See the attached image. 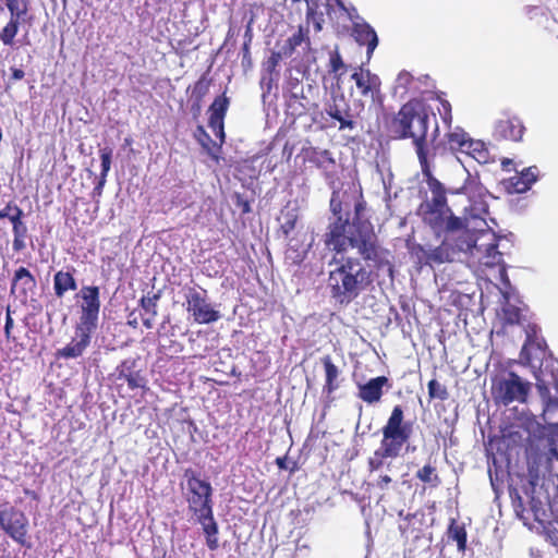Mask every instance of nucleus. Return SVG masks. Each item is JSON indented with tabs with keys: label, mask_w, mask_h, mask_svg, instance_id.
<instances>
[{
	"label": "nucleus",
	"mask_w": 558,
	"mask_h": 558,
	"mask_svg": "<svg viewBox=\"0 0 558 558\" xmlns=\"http://www.w3.org/2000/svg\"><path fill=\"white\" fill-rule=\"evenodd\" d=\"M409 253L415 259V263L420 266H430V250H426L424 245L420 243L412 244L409 246Z\"/></svg>",
	"instance_id": "36"
},
{
	"label": "nucleus",
	"mask_w": 558,
	"mask_h": 558,
	"mask_svg": "<svg viewBox=\"0 0 558 558\" xmlns=\"http://www.w3.org/2000/svg\"><path fill=\"white\" fill-rule=\"evenodd\" d=\"M445 236L451 238L450 244L454 254L460 252H471L472 248L480 251V247L476 245L474 234L468 229L463 219H461V226L458 229L446 232Z\"/></svg>",
	"instance_id": "20"
},
{
	"label": "nucleus",
	"mask_w": 558,
	"mask_h": 558,
	"mask_svg": "<svg viewBox=\"0 0 558 558\" xmlns=\"http://www.w3.org/2000/svg\"><path fill=\"white\" fill-rule=\"evenodd\" d=\"M468 137L469 133L461 128H456L453 131L446 133L445 141L448 149L451 153L457 154L461 150Z\"/></svg>",
	"instance_id": "33"
},
{
	"label": "nucleus",
	"mask_w": 558,
	"mask_h": 558,
	"mask_svg": "<svg viewBox=\"0 0 558 558\" xmlns=\"http://www.w3.org/2000/svg\"><path fill=\"white\" fill-rule=\"evenodd\" d=\"M526 128L521 118L504 113L494 125L493 136L497 141L521 142Z\"/></svg>",
	"instance_id": "14"
},
{
	"label": "nucleus",
	"mask_w": 558,
	"mask_h": 558,
	"mask_svg": "<svg viewBox=\"0 0 558 558\" xmlns=\"http://www.w3.org/2000/svg\"><path fill=\"white\" fill-rule=\"evenodd\" d=\"M194 137L207 154L217 158L213 154V146H215V142L211 140L210 135L207 133V131L205 130V128L203 125L196 126V129L194 131Z\"/></svg>",
	"instance_id": "41"
},
{
	"label": "nucleus",
	"mask_w": 558,
	"mask_h": 558,
	"mask_svg": "<svg viewBox=\"0 0 558 558\" xmlns=\"http://www.w3.org/2000/svg\"><path fill=\"white\" fill-rule=\"evenodd\" d=\"M105 183H106V178H101L100 177L99 180H98V183L93 189V192H92L93 197H100L101 196Z\"/></svg>",
	"instance_id": "59"
},
{
	"label": "nucleus",
	"mask_w": 558,
	"mask_h": 558,
	"mask_svg": "<svg viewBox=\"0 0 558 558\" xmlns=\"http://www.w3.org/2000/svg\"><path fill=\"white\" fill-rule=\"evenodd\" d=\"M298 222V214L294 209L282 213V222L280 225V231L284 238L288 239L290 233L294 230Z\"/></svg>",
	"instance_id": "43"
},
{
	"label": "nucleus",
	"mask_w": 558,
	"mask_h": 558,
	"mask_svg": "<svg viewBox=\"0 0 558 558\" xmlns=\"http://www.w3.org/2000/svg\"><path fill=\"white\" fill-rule=\"evenodd\" d=\"M13 206H14L13 202L7 203V205L0 210V220L10 217V215L13 210Z\"/></svg>",
	"instance_id": "61"
},
{
	"label": "nucleus",
	"mask_w": 558,
	"mask_h": 558,
	"mask_svg": "<svg viewBox=\"0 0 558 558\" xmlns=\"http://www.w3.org/2000/svg\"><path fill=\"white\" fill-rule=\"evenodd\" d=\"M392 483H393V480L390 475L380 474L374 485L376 488H378L380 490H387V489H389V487L391 486Z\"/></svg>",
	"instance_id": "55"
},
{
	"label": "nucleus",
	"mask_w": 558,
	"mask_h": 558,
	"mask_svg": "<svg viewBox=\"0 0 558 558\" xmlns=\"http://www.w3.org/2000/svg\"><path fill=\"white\" fill-rule=\"evenodd\" d=\"M428 397L430 400H446L448 398V390L446 386L437 381L436 379H432L427 384Z\"/></svg>",
	"instance_id": "45"
},
{
	"label": "nucleus",
	"mask_w": 558,
	"mask_h": 558,
	"mask_svg": "<svg viewBox=\"0 0 558 558\" xmlns=\"http://www.w3.org/2000/svg\"><path fill=\"white\" fill-rule=\"evenodd\" d=\"M532 492L530 507L534 520L541 524H549L558 519V502L554 504L548 494L542 488L536 489V483L531 481Z\"/></svg>",
	"instance_id": "13"
},
{
	"label": "nucleus",
	"mask_w": 558,
	"mask_h": 558,
	"mask_svg": "<svg viewBox=\"0 0 558 558\" xmlns=\"http://www.w3.org/2000/svg\"><path fill=\"white\" fill-rule=\"evenodd\" d=\"M233 198L235 206L240 208L243 215L251 213V204L242 194L235 193Z\"/></svg>",
	"instance_id": "54"
},
{
	"label": "nucleus",
	"mask_w": 558,
	"mask_h": 558,
	"mask_svg": "<svg viewBox=\"0 0 558 558\" xmlns=\"http://www.w3.org/2000/svg\"><path fill=\"white\" fill-rule=\"evenodd\" d=\"M447 534L449 539L457 543L459 551L463 553L466 549L468 534L463 524H459L457 520L452 519L448 526Z\"/></svg>",
	"instance_id": "31"
},
{
	"label": "nucleus",
	"mask_w": 558,
	"mask_h": 558,
	"mask_svg": "<svg viewBox=\"0 0 558 558\" xmlns=\"http://www.w3.org/2000/svg\"><path fill=\"white\" fill-rule=\"evenodd\" d=\"M323 365L326 374V381L324 386V391L327 393L333 392L338 389L339 384L337 383V378L339 376L338 367L333 364L331 357L329 355L323 357Z\"/></svg>",
	"instance_id": "30"
},
{
	"label": "nucleus",
	"mask_w": 558,
	"mask_h": 558,
	"mask_svg": "<svg viewBox=\"0 0 558 558\" xmlns=\"http://www.w3.org/2000/svg\"><path fill=\"white\" fill-rule=\"evenodd\" d=\"M550 377L551 379L546 378V373L542 367H539L538 372L535 373L536 389L541 398L545 401V403L556 399L550 397L549 386L551 384L558 385V372H551Z\"/></svg>",
	"instance_id": "28"
},
{
	"label": "nucleus",
	"mask_w": 558,
	"mask_h": 558,
	"mask_svg": "<svg viewBox=\"0 0 558 558\" xmlns=\"http://www.w3.org/2000/svg\"><path fill=\"white\" fill-rule=\"evenodd\" d=\"M412 82V74L407 71H402L397 77V88H402L404 92H407L410 88Z\"/></svg>",
	"instance_id": "51"
},
{
	"label": "nucleus",
	"mask_w": 558,
	"mask_h": 558,
	"mask_svg": "<svg viewBox=\"0 0 558 558\" xmlns=\"http://www.w3.org/2000/svg\"><path fill=\"white\" fill-rule=\"evenodd\" d=\"M250 41H251V36H248V39L244 43L243 48H242V51H243L242 62L244 63L246 61L247 64L251 63Z\"/></svg>",
	"instance_id": "60"
},
{
	"label": "nucleus",
	"mask_w": 558,
	"mask_h": 558,
	"mask_svg": "<svg viewBox=\"0 0 558 558\" xmlns=\"http://www.w3.org/2000/svg\"><path fill=\"white\" fill-rule=\"evenodd\" d=\"M531 389V384L524 381L514 373L509 372L508 377L498 381L494 388L496 399L508 405L514 401L525 402Z\"/></svg>",
	"instance_id": "10"
},
{
	"label": "nucleus",
	"mask_w": 558,
	"mask_h": 558,
	"mask_svg": "<svg viewBox=\"0 0 558 558\" xmlns=\"http://www.w3.org/2000/svg\"><path fill=\"white\" fill-rule=\"evenodd\" d=\"M413 433L412 423L405 421L402 405L397 404L381 427L383 438L374 454L367 459V470L374 473L385 465L386 459H396L402 454Z\"/></svg>",
	"instance_id": "4"
},
{
	"label": "nucleus",
	"mask_w": 558,
	"mask_h": 558,
	"mask_svg": "<svg viewBox=\"0 0 558 558\" xmlns=\"http://www.w3.org/2000/svg\"><path fill=\"white\" fill-rule=\"evenodd\" d=\"M286 58L280 51H271L270 56L264 60L262 64L263 75L260 78L262 86H266L267 90L270 92L272 85L278 82L280 72L277 69L282 59Z\"/></svg>",
	"instance_id": "21"
},
{
	"label": "nucleus",
	"mask_w": 558,
	"mask_h": 558,
	"mask_svg": "<svg viewBox=\"0 0 558 558\" xmlns=\"http://www.w3.org/2000/svg\"><path fill=\"white\" fill-rule=\"evenodd\" d=\"M436 99L439 101L440 107H438V113L444 122V124L448 128L452 124V108L450 102L442 98L440 95H436Z\"/></svg>",
	"instance_id": "46"
},
{
	"label": "nucleus",
	"mask_w": 558,
	"mask_h": 558,
	"mask_svg": "<svg viewBox=\"0 0 558 558\" xmlns=\"http://www.w3.org/2000/svg\"><path fill=\"white\" fill-rule=\"evenodd\" d=\"M305 39L306 33L304 32L303 27L300 26L298 32H295L292 36L287 38V40L278 51H280L281 54H283L286 58H289L294 53L296 47L301 46Z\"/></svg>",
	"instance_id": "34"
},
{
	"label": "nucleus",
	"mask_w": 558,
	"mask_h": 558,
	"mask_svg": "<svg viewBox=\"0 0 558 558\" xmlns=\"http://www.w3.org/2000/svg\"><path fill=\"white\" fill-rule=\"evenodd\" d=\"M504 263L502 254L498 251L496 241L489 243L486 247V254L483 257V264L487 267L499 266Z\"/></svg>",
	"instance_id": "37"
},
{
	"label": "nucleus",
	"mask_w": 558,
	"mask_h": 558,
	"mask_svg": "<svg viewBox=\"0 0 558 558\" xmlns=\"http://www.w3.org/2000/svg\"><path fill=\"white\" fill-rule=\"evenodd\" d=\"M4 3L10 13V19L0 31V41L4 46L12 47L20 26L29 23L32 20L29 15L31 2L29 0H4Z\"/></svg>",
	"instance_id": "7"
},
{
	"label": "nucleus",
	"mask_w": 558,
	"mask_h": 558,
	"mask_svg": "<svg viewBox=\"0 0 558 558\" xmlns=\"http://www.w3.org/2000/svg\"><path fill=\"white\" fill-rule=\"evenodd\" d=\"M186 311L192 315L195 323L207 325L220 318L219 311L215 310L207 301V291L190 287L185 293Z\"/></svg>",
	"instance_id": "9"
},
{
	"label": "nucleus",
	"mask_w": 558,
	"mask_h": 558,
	"mask_svg": "<svg viewBox=\"0 0 558 558\" xmlns=\"http://www.w3.org/2000/svg\"><path fill=\"white\" fill-rule=\"evenodd\" d=\"M208 126L214 131L217 137H220L221 142L225 141V121H221L220 124H208Z\"/></svg>",
	"instance_id": "58"
},
{
	"label": "nucleus",
	"mask_w": 558,
	"mask_h": 558,
	"mask_svg": "<svg viewBox=\"0 0 558 558\" xmlns=\"http://www.w3.org/2000/svg\"><path fill=\"white\" fill-rule=\"evenodd\" d=\"M470 157L482 165L489 161V150L483 141L473 138Z\"/></svg>",
	"instance_id": "39"
},
{
	"label": "nucleus",
	"mask_w": 558,
	"mask_h": 558,
	"mask_svg": "<svg viewBox=\"0 0 558 558\" xmlns=\"http://www.w3.org/2000/svg\"><path fill=\"white\" fill-rule=\"evenodd\" d=\"M423 177L425 182L432 193V197L425 204V207H434V208H447V191L444 184L433 175L429 159L423 158L418 160Z\"/></svg>",
	"instance_id": "16"
},
{
	"label": "nucleus",
	"mask_w": 558,
	"mask_h": 558,
	"mask_svg": "<svg viewBox=\"0 0 558 558\" xmlns=\"http://www.w3.org/2000/svg\"><path fill=\"white\" fill-rule=\"evenodd\" d=\"M473 210L486 213L487 211V204L484 202L475 203L474 207H472Z\"/></svg>",
	"instance_id": "64"
},
{
	"label": "nucleus",
	"mask_w": 558,
	"mask_h": 558,
	"mask_svg": "<svg viewBox=\"0 0 558 558\" xmlns=\"http://www.w3.org/2000/svg\"><path fill=\"white\" fill-rule=\"evenodd\" d=\"M36 288L37 280L26 267L21 266L14 271L10 293L21 303L26 304L35 294Z\"/></svg>",
	"instance_id": "15"
},
{
	"label": "nucleus",
	"mask_w": 558,
	"mask_h": 558,
	"mask_svg": "<svg viewBox=\"0 0 558 558\" xmlns=\"http://www.w3.org/2000/svg\"><path fill=\"white\" fill-rule=\"evenodd\" d=\"M111 158L112 150L109 147L100 149V160H101V178H107V174L111 167Z\"/></svg>",
	"instance_id": "49"
},
{
	"label": "nucleus",
	"mask_w": 558,
	"mask_h": 558,
	"mask_svg": "<svg viewBox=\"0 0 558 558\" xmlns=\"http://www.w3.org/2000/svg\"><path fill=\"white\" fill-rule=\"evenodd\" d=\"M546 440L549 453L558 459V428L546 430Z\"/></svg>",
	"instance_id": "48"
},
{
	"label": "nucleus",
	"mask_w": 558,
	"mask_h": 558,
	"mask_svg": "<svg viewBox=\"0 0 558 558\" xmlns=\"http://www.w3.org/2000/svg\"><path fill=\"white\" fill-rule=\"evenodd\" d=\"M351 80L355 83L359 95L368 100L371 106L383 107L385 96L381 92V80L377 74L359 66L351 74Z\"/></svg>",
	"instance_id": "8"
},
{
	"label": "nucleus",
	"mask_w": 558,
	"mask_h": 558,
	"mask_svg": "<svg viewBox=\"0 0 558 558\" xmlns=\"http://www.w3.org/2000/svg\"><path fill=\"white\" fill-rule=\"evenodd\" d=\"M14 326V320L11 316V308L10 306L7 307V315H5V324H4V336L7 340H11V331Z\"/></svg>",
	"instance_id": "56"
},
{
	"label": "nucleus",
	"mask_w": 558,
	"mask_h": 558,
	"mask_svg": "<svg viewBox=\"0 0 558 558\" xmlns=\"http://www.w3.org/2000/svg\"><path fill=\"white\" fill-rule=\"evenodd\" d=\"M450 241V236H444L442 242L437 247L430 250L432 267L453 260L454 253Z\"/></svg>",
	"instance_id": "29"
},
{
	"label": "nucleus",
	"mask_w": 558,
	"mask_h": 558,
	"mask_svg": "<svg viewBox=\"0 0 558 558\" xmlns=\"http://www.w3.org/2000/svg\"><path fill=\"white\" fill-rule=\"evenodd\" d=\"M136 366L137 360L129 357L123 360L116 368L118 379L125 380L131 390L146 386V378Z\"/></svg>",
	"instance_id": "19"
},
{
	"label": "nucleus",
	"mask_w": 558,
	"mask_h": 558,
	"mask_svg": "<svg viewBox=\"0 0 558 558\" xmlns=\"http://www.w3.org/2000/svg\"><path fill=\"white\" fill-rule=\"evenodd\" d=\"M95 328L82 326L77 324L75 327V338L62 349L56 352L57 359H76L83 355L84 351L88 348L92 340V335Z\"/></svg>",
	"instance_id": "17"
},
{
	"label": "nucleus",
	"mask_w": 558,
	"mask_h": 558,
	"mask_svg": "<svg viewBox=\"0 0 558 558\" xmlns=\"http://www.w3.org/2000/svg\"><path fill=\"white\" fill-rule=\"evenodd\" d=\"M539 170L536 166L524 168L515 175L502 180V186L509 194L525 193L537 181Z\"/></svg>",
	"instance_id": "18"
},
{
	"label": "nucleus",
	"mask_w": 558,
	"mask_h": 558,
	"mask_svg": "<svg viewBox=\"0 0 558 558\" xmlns=\"http://www.w3.org/2000/svg\"><path fill=\"white\" fill-rule=\"evenodd\" d=\"M428 124L429 113L427 108L421 100L413 98L403 104L392 117L389 130L395 138H412L420 160L429 156L427 148Z\"/></svg>",
	"instance_id": "3"
},
{
	"label": "nucleus",
	"mask_w": 558,
	"mask_h": 558,
	"mask_svg": "<svg viewBox=\"0 0 558 558\" xmlns=\"http://www.w3.org/2000/svg\"><path fill=\"white\" fill-rule=\"evenodd\" d=\"M423 213V221L428 225L436 235H440L450 230L458 229L461 226V218L452 214L450 207L447 208H434L425 207L421 205Z\"/></svg>",
	"instance_id": "12"
},
{
	"label": "nucleus",
	"mask_w": 558,
	"mask_h": 558,
	"mask_svg": "<svg viewBox=\"0 0 558 558\" xmlns=\"http://www.w3.org/2000/svg\"><path fill=\"white\" fill-rule=\"evenodd\" d=\"M75 268L71 267L70 270H59L53 276V291L54 295L59 299L63 298L66 292L75 291L77 282L74 278Z\"/></svg>",
	"instance_id": "24"
},
{
	"label": "nucleus",
	"mask_w": 558,
	"mask_h": 558,
	"mask_svg": "<svg viewBox=\"0 0 558 558\" xmlns=\"http://www.w3.org/2000/svg\"><path fill=\"white\" fill-rule=\"evenodd\" d=\"M542 421L545 430L558 428V399L546 402L542 413Z\"/></svg>",
	"instance_id": "32"
},
{
	"label": "nucleus",
	"mask_w": 558,
	"mask_h": 558,
	"mask_svg": "<svg viewBox=\"0 0 558 558\" xmlns=\"http://www.w3.org/2000/svg\"><path fill=\"white\" fill-rule=\"evenodd\" d=\"M183 478L181 488L187 509L202 525L208 549L215 551L219 548V526L214 517L211 484L191 468L184 470Z\"/></svg>",
	"instance_id": "2"
},
{
	"label": "nucleus",
	"mask_w": 558,
	"mask_h": 558,
	"mask_svg": "<svg viewBox=\"0 0 558 558\" xmlns=\"http://www.w3.org/2000/svg\"><path fill=\"white\" fill-rule=\"evenodd\" d=\"M472 143H473V138L469 135V137L465 140V143L462 146L461 150H459L458 153L466 154L468 156H470Z\"/></svg>",
	"instance_id": "62"
},
{
	"label": "nucleus",
	"mask_w": 558,
	"mask_h": 558,
	"mask_svg": "<svg viewBox=\"0 0 558 558\" xmlns=\"http://www.w3.org/2000/svg\"><path fill=\"white\" fill-rule=\"evenodd\" d=\"M276 464L277 466L280 469V470H287L288 469V465H287V457L283 456V457H278L276 458ZM298 466H296V462H293L292 466L289 468L290 470V473H294L296 471Z\"/></svg>",
	"instance_id": "57"
},
{
	"label": "nucleus",
	"mask_w": 558,
	"mask_h": 558,
	"mask_svg": "<svg viewBox=\"0 0 558 558\" xmlns=\"http://www.w3.org/2000/svg\"><path fill=\"white\" fill-rule=\"evenodd\" d=\"M521 308L506 302L502 306V319L507 325H519L521 323Z\"/></svg>",
	"instance_id": "40"
},
{
	"label": "nucleus",
	"mask_w": 558,
	"mask_h": 558,
	"mask_svg": "<svg viewBox=\"0 0 558 558\" xmlns=\"http://www.w3.org/2000/svg\"><path fill=\"white\" fill-rule=\"evenodd\" d=\"M192 39L190 37H185L183 39L177 40L175 46H173V50L175 54L183 57L187 54L192 50ZM195 47H193L194 49Z\"/></svg>",
	"instance_id": "50"
},
{
	"label": "nucleus",
	"mask_w": 558,
	"mask_h": 558,
	"mask_svg": "<svg viewBox=\"0 0 558 558\" xmlns=\"http://www.w3.org/2000/svg\"><path fill=\"white\" fill-rule=\"evenodd\" d=\"M13 232V250L15 252H21L25 248V238L27 235V227L24 221L20 222L12 227Z\"/></svg>",
	"instance_id": "42"
},
{
	"label": "nucleus",
	"mask_w": 558,
	"mask_h": 558,
	"mask_svg": "<svg viewBox=\"0 0 558 558\" xmlns=\"http://www.w3.org/2000/svg\"><path fill=\"white\" fill-rule=\"evenodd\" d=\"M353 36L359 45H365L367 47V59H371L378 45V37L375 29L367 23L355 24L353 27Z\"/></svg>",
	"instance_id": "23"
},
{
	"label": "nucleus",
	"mask_w": 558,
	"mask_h": 558,
	"mask_svg": "<svg viewBox=\"0 0 558 558\" xmlns=\"http://www.w3.org/2000/svg\"><path fill=\"white\" fill-rule=\"evenodd\" d=\"M229 105L230 99L226 96V93L217 96L208 108V124H220L221 121H225Z\"/></svg>",
	"instance_id": "27"
},
{
	"label": "nucleus",
	"mask_w": 558,
	"mask_h": 558,
	"mask_svg": "<svg viewBox=\"0 0 558 558\" xmlns=\"http://www.w3.org/2000/svg\"><path fill=\"white\" fill-rule=\"evenodd\" d=\"M293 239H290L288 244V250L286 252L287 259H290L292 264L300 265L307 253V250L304 247H296L292 244Z\"/></svg>",
	"instance_id": "47"
},
{
	"label": "nucleus",
	"mask_w": 558,
	"mask_h": 558,
	"mask_svg": "<svg viewBox=\"0 0 558 558\" xmlns=\"http://www.w3.org/2000/svg\"><path fill=\"white\" fill-rule=\"evenodd\" d=\"M415 476L421 482L430 484L433 487H436L440 484V478L436 473V468L430 464H425L423 468L417 470Z\"/></svg>",
	"instance_id": "38"
},
{
	"label": "nucleus",
	"mask_w": 558,
	"mask_h": 558,
	"mask_svg": "<svg viewBox=\"0 0 558 558\" xmlns=\"http://www.w3.org/2000/svg\"><path fill=\"white\" fill-rule=\"evenodd\" d=\"M306 160L315 167L324 171H330L336 167V160L328 149H319L317 147H310L305 150Z\"/></svg>",
	"instance_id": "25"
},
{
	"label": "nucleus",
	"mask_w": 558,
	"mask_h": 558,
	"mask_svg": "<svg viewBox=\"0 0 558 558\" xmlns=\"http://www.w3.org/2000/svg\"><path fill=\"white\" fill-rule=\"evenodd\" d=\"M0 529L21 547L32 548L29 522L23 511L13 506L0 509Z\"/></svg>",
	"instance_id": "6"
},
{
	"label": "nucleus",
	"mask_w": 558,
	"mask_h": 558,
	"mask_svg": "<svg viewBox=\"0 0 558 558\" xmlns=\"http://www.w3.org/2000/svg\"><path fill=\"white\" fill-rule=\"evenodd\" d=\"M213 80L209 77L208 71L203 73L201 77L194 83L191 88V100L192 110L194 112H199L203 100L205 96L208 94Z\"/></svg>",
	"instance_id": "26"
},
{
	"label": "nucleus",
	"mask_w": 558,
	"mask_h": 558,
	"mask_svg": "<svg viewBox=\"0 0 558 558\" xmlns=\"http://www.w3.org/2000/svg\"><path fill=\"white\" fill-rule=\"evenodd\" d=\"M364 110L365 102L363 99L354 100L351 106L343 92H333L326 107L327 114L339 122L340 131L353 130L356 126V119L361 117Z\"/></svg>",
	"instance_id": "5"
},
{
	"label": "nucleus",
	"mask_w": 558,
	"mask_h": 558,
	"mask_svg": "<svg viewBox=\"0 0 558 558\" xmlns=\"http://www.w3.org/2000/svg\"><path fill=\"white\" fill-rule=\"evenodd\" d=\"M386 376H378L359 386V398L368 404L377 403L383 397L384 386H388Z\"/></svg>",
	"instance_id": "22"
},
{
	"label": "nucleus",
	"mask_w": 558,
	"mask_h": 558,
	"mask_svg": "<svg viewBox=\"0 0 558 558\" xmlns=\"http://www.w3.org/2000/svg\"><path fill=\"white\" fill-rule=\"evenodd\" d=\"M347 70V65L342 60V57L338 49L330 51L329 53V62H328V72L332 74L342 75Z\"/></svg>",
	"instance_id": "44"
},
{
	"label": "nucleus",
	"mask_w": 558,
	"mask_h": 558,
	"mask_svg": "<svg viewBox=\"0 0 558 558\" xmlns=\"http://www.w3.org/2000/svg\"><path fill=\"white\" fill-rule=\"evenodd\" d=\"M159 300V294H154L153 296H143L141 299V306L143 307V310L150 315L149 318H145L143 319V325L146 327V328H151L153 327V323L151 320L156 317L157 315V302Z\"/></svg>",
	"instance_id": "35"
},
{
	"label": "nucleus",
	"mask_w": 558,
	"mask_h": 558,
	"mask_svg": "<svg viewBox=\"0 0 558 558\" xmlns=\"http://www.w3.org/2000/svg\"><path fill=\"white\" fill-rule=\"evenodd\" d=\"M330 210L335 216L324 234V244L335 253L329 271L328 287L331 298L341 305L353 302L374 281L373 271L362 263H372L376 270L391 264L389 251L380 245L378 235L369 222H353L354 230L348 233L349 215L342 214V203L332 194Z\"/></svg>",
	"instance_id": "1"
},
{
	"label": "nucleus",
	"mask_w": 558,
	"mask_h": 558,
	"mask_svg": "<svg viewBox=\"0 0 558 558\" xmlns=\"http://www.w3.org/2000/svg\"><path fill=\"white\" fill-rule=\"evenodd\" d=\"M10 216L23 220V217H24L23 209L21 207H19L16 204H14L13 210Z\"/></svg>",
	"instance_id": "63"
},
{
	"label": "nucleus",
	"mask_w": 558,
	"mask_h": 558,
	"mask_svg": "<svg viewBox=\"0 0 558 558\" xmlns=\"http://www.w3.org/2000/svg\"><path fill=\"white\" fill-rule=\"evenodd\" d=\"M25 77V72L23 69L11 66L10 68V77L7 82L5 89H9L11 85H13L17 81H22Z\"/></svg>",
	"instance_id": "52"
},
{
	"label": "nucleus",
	"mask_w": 558,
	"mask_h": 558,
	"mask_svg": "<svg viewBox=\"0 0 558 558\" xmlns=\"http://www.w3.org/2000/svg\"><path fill=\"white\" fill-rule=\"evenodd\" d=\"M78 296L82 299L81 316L77 324L97 328L100 312V289L97 286H83Z\"/></svg>",
	"instance_id": "11"
},
{
	"label": "nucleus",
	"mask_w": 558,
	"mask_h": 558,
	"mask_svg": "<svg viewBox=\"0 0 558 558\" xmlns=\"http://www.w3.org/2000/svg\"><path fill=\"white\" fill-rule=\"evenodd\" d=\"M532 343H533V341L531 339V335L527 333L526 342L524 343V345L522 347V350L520 352V357L523 361V364H525V365L533 364V359H532V355H531V352L529 349V345H531Z\"/></svg>",
	"instance_id": "53"
}]
</instances>
